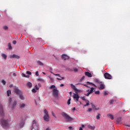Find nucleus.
<instances>
[{"label": "nucleus", "mask_w": 130, "mask_h": 130, "mask_svg": "<svg viewBox=\"0 0 130 130\" xmlns=\"http://www.w3.org/2000/svg\"><path fill=\"white\" fill-rule=\"evenodd\" d=\"M87 84H89V85H91L92 86H93L95 88H97V85H96L95 84H94V83H93L92 82H90L89 81H87Z\"/></svg>", "instance_id": "a211bd4d"}, {"label": "nucleus", "mask_w": 130, "mask_h": 130, "mask_svg": "<svg viewBox=\"0 0 130 130\" xmlns=\"http://www.w3.org/2000/svg\"><path fill=\"white\" fill-rule=\"evenodd\" d=\"M51 74H53L54 75V76H57L58 77H59L60 78V75L59 74H55L54 73H53L52 72H51Z\"/></svg>", "instance_id": "ea45409f"}, {"label": "nucleus", "mask_w": 130, "mask_h": 130, "mask_svg": "<svg viewBox=\"0 0 130 130\" xmlns=\"http://www.w3.org/2000/svg\"><path fill=\"white\" fill-rule=\"evenodd\" d=\"M37 63H39V64H40V66H43V63H42L40 61H37Z\"/></svg>", "instance_id": "f704fd0d"}, {"label": "nucleus", "mask_w": 130, "mask_h": 130, "mask_svg": "<svg viewBox=\"0 0 130 130\" xmlns=\"http://www.w3.org/2000/svg\"><path fill=\"white\" fill-rule=\"evenodd\" d=\"M51 114L52 115V116H53L54 117H55V118H56V116H55V115H54V113L53 112H51Z\"/></svg>", "instance_id": "37998d69"}, {"label": "nucleus", "mask_w": 130, "mask_h": 130, "mask_svg": "<svg viewBox=\"0 0 130 130\" xmlns=\"http://www.w3.org/2000/svg\"><path fill=\"white\" fill-rule=\"evenodd\" d=\"M40 101V97L38 98V102L36 100H35L36 105H37V104H38V103Z\"/></svg>", "instance_id": "cd10ccee"}, {"label": "nucleus", "mask_w": 130, "mask_h": 130, "mask_svg": "<svg viewBox=\"0 0 130 130\" xmlns=\"http://www.w3.org/2000/svg\"><path fill=\"white\" fill-rule=\"evenodd\" d=\"M12 102V98L9 99V103H11Z\"/></svg>", "instance_id": "bf43d9fd"}, {"label": "nucleus", "mask_w": 130, "mask_h": 130, "mask_svg": "<svg viewBox=\"0 0 130 130\" xmlns=\"http://www.w3.org/2000/svg\"><path fill=\"white\" fill-rule=\"evenodd\" d=\"M22 76L23 77H24V78H29V77H30V76L29 75H26V74L23 73L22 74Z\"/></svg>", "instance_id": "473e14b6"}, {"label": "nucleus", "mask_w": 130, "mask_h": 130, "mask_svg": "<svg viewBox=\"0 0 130 130\" xmlns=\"http://www.w3.org/2000/svg\"><path fill=\"white\" fill-rule=\"evenodd\" d=\"M44 113L45 114L44 116V120L45 121H49V115L48 114V111H47L46 109H45L44 110Z\"/></svg>", "instance_id": "423d86ee"}, {"label": "nucleus", "mask_w": 130, "mask_h": 130, "mask_svg": "<svg viewBox=\"0 0 130 130\" xmlns=\"http://www.w3.org/2000/svg\"><path fill=\"white\" fill-rule=\"evenodd\" d=\"M67 104H68V105H70V104H71V98H70L68 100L67 102Z\"/></svg>", "instance_id": "4c0bfd02"}, {"label": "nucleus", "mask_w": 130, "mask_h": 130, "mask_svg": "<svg viewBox=\"0 0 130 130\" xmlns=\"http://www.w3.org/2000/svg\"><path fill=\"white\" fill-rule=\"evenodd\" d=\"M73 71L74 72H75L76 73H77V72H78V69L77 68H73Z\"/></svg>", "instance_id": "c03bdc74"}, {"label": "nucleus", "mask_w": 130, "mask_h": 130, "mask_svg": "<svg viewBox=\"0 0 130 130\" xmlns=\"http://www.w3.org/2000/svg\"><path fill=\"white\" fill-rule=\"evenodd\" d=\"M100 115H101L100 114V113H98V115H97L96 116V119H98V120L100 119Z\"/></svg>", "instance_id": "2f4dec72"}, {"label": "nucleus", "mask_w": 130, "mask_h": 130, "mask_svg": "<svg viewBox=\"0 0 130 130\" xmlns=\"http://www.w3.org/2000/svg\"><path fill=\"white\" fill-rule=\"evenodd\" d=\"M50 89H52V94L54 98H58V90L55 87V85H52L50 87Z\"/></svg>", "instance_id": "f257e3e1"}, {"label": "nucleus", "mask_w": 130, "mask_h": 130, "mask_svg": "<svg viewBox=\"0 0 130 130\" xmlns=\"http://www.w3.org/2000/svg\"><path fill=\"white\" fill-rule=\"evenodd\" d=\"M32 93H36V90H35V89H32Z\"/></svg>", "instance_id": "864d4df0"}, {"label": "nucleus", "mask_w": 130, "mask_h": 130, "mask_svg": "<svg viewBox=\"0 0 130 130\" xmlns=\"http://www.w3.org/2000/svg\"><path fill=\"white\" fill-rule=\"evenodd\" d=\"M79 130H83V128H82V127H80L79 128Z\"/></svg>", "instance_id": "69168bd1"}, {"label": "nucleus", "mask_w": 130, "mask_h": 130, "mask_svg": "<svg viewBox=\"0 0 130 130\" xmlns=\"http://www.w3.org/2000/svg\"><path fill=\"white\" fill-rule=\"evenodd\" d=\"M38 80L39 81V82H41L42 83H44V80L42 78H39Z\"/></svg>", "instance_id": "a878e982"}, {"label": "nucleus", "mask_w": 130, "mask_h": 130, "mask_svg": "<svg viewBox=\"0 0 130 130\" xmlns=\"http://www.w3.org/2000/svg\"><path fill=\"white\" fill-rule=\"evenodd\" d=\"M121 121V117H119V118H117V122H118V123H119V122H120Z\"/></svg>", "instance_id": "c756f323"}, {"label": "nucleus", "mask_w": 130, "mask_h": 130, "mask_svg": "<svg viewBox=\"0 0 130 130\" xmlns=\"http://www.w3.org/2000/svg\"><path fill=\"white\" fill-rule=\"evenodd\" d=\"M73 98L74 99H76V102H79V99H80V96L77 94H75L74 95H73Z\"/></svg>", "instance_id": "9d476101"}, {"label": "nucleus", "mask_w": 130, "mask_h": 130, "mask_svg": "<svg viewBox=\"0 0 130 130\" xmlns=\"http://www.w3.org/2000/svg\"><path fill=\"white\" fill-rule=\"evenodd\" d=\"M84 86H85V87H87V88H90V87H89L87 84H84Z\"/></svg>", "instance_id": "13d9d810"}, {"label": "nucleus", "mask_w": 130, "mask_h": 130, "mask_svg": "<svg viewBox=\"0 0 130 130\" xmlns=\"http://www.w3.org/2000/svg\"><path fill=\"white\" fill-rule=\"evenodd\" d=\"M104 96H106V95H108V93L106 92V91H104Z\"/></svg>", "instance_id": "79ce46f5"}, {"label": "nucleus", "mask_w": 130, "mask_h": 130, "mask_svg": "<svg viewBox=\"0 0 130 130\" xmlns=\"http://www.w3.org/2000/svg\"><path fill=\"white\" fill-rule=\"evenodd\" d=\"M60 78H57L56 79L58 80V81H61V80H64V77H60Z\"/></svg>", "instance_id": "72a5a7b5"}, {"label": "nucleus", "mask_w": 130, "mask_h": 130, "mask_svg": "<svg viewBox=\"0 0 130 130\" xmlns=\"http://www.w3.org/2000/svg\"><path fill=\"white\" fill-rule=\"evenodd\" d=\"M95 82L96 84H99V85H100L101 84H102V81H100V80H98L97 79H95Z\"/></svg>", "instance_id": "aec40b11"}, {"label": "nucleus", "mask_w": 130, "mask_h": 130, "mask_svg": "<svg viewBox=\"0 0 130 130\" xmlns=\"http://www.w3.org/2000/svg\"><path fill=\"white\" fill-rule=\"evenodd\" d=\"M49 79L51 81H52V82H53V78H51V77H49Z\"/></svg>", "instance_id": "4d7b16f0"}, {"label": "nucleus", "mask_w": 130, "mask_h": 130, "mask_svg": "<svg viewBox=\"0 0 130 130\" xmlns=\"http://www.w3.org/2000/svg\"><path fill=\"white\" fill-rule=\"evenodd\" d=\"M31 130H38L39 128V124L36 120L32 122V125L31 126Z\"/></svg>", "instance_id": "7ed1b4c3"}, {"label": "nucleus", "mask_w": 130, "mask_h": 130, "mask_svg": "<svg viewBox=\"0 0 130 130\" xmlns=\"http://www.w3.org/2000/svg\"><path fill=\"white\" fill-rule=\"evenodd\" d=\"M38 85L40 87H41V84L40 83H38Z\"/></svg>", "instance_id": "680f3d73"}, {"label": "nucleus", "mask_w": 130, "mask_h": 130, "mask_svg": "<svg viewBox=\"0 0 130 130\" xmlns=\"http://www.w3.org/2000/svg\"><path fill=\"white\" fill-rule=\"evenodd\" d=\"M61 115L64 117V118H65L67 121H72L73 120V118L71 117V116L65 112H62L61 113Z\"/></svg>", "instance_id": "20e7f679"}, {"label": "nucleus", "mask_w": 130, "mask_h": 130, "mask_svg": "<svg viewBox=\"0 0 130 130\" xmlns=\"http://www.w3.org/2000/svg\"><path fill=\"white\" fill-rule=\"evenodd\" d=\"M27 86L29 87V88H31L32 87V83L31 82H28L27 84Z\"/></svg>", "instance_id": "c85d7f7f"}, {"label": "nucleus", "mask_w": 130, "mask_h": 130, "mask_svg": "<svg viewBox=\"0 0 130 130\" xmlns=\"http://www.w3.org/2000/svg\"><path fill=\"white\" fill-rule=\"evenodd\" d=\"M91 106L92 108V109H94V110H99V108H96V106L93 104V103H91Z\"/></svg>", "instance_id": "412c9836"}, {"label": "nucleus", "mask_w": 130, "mask_h": 130, "mask_svg": "<svg viewBox=\"0 0 130 130\" xmlns=\"http://www.w3.org/2000/svg\"><path fill=\"white\" fill-rule=\"evenodd\" d=\"M26 74L27 75H31L32 73L30 71H27Z\"/></svg>", "instance_id": "49530a36"}, {"label": "nucleus", "mask_w": 130, "mask_h": 130, "mask_svg": "<svg viewBox=\"0 0 130 130\" xmlns=\"http://www.w3.org/2000/svg\"><path fill=\"white\" fill-rule=\"evenodd\" d=\"M2 83L3 85H6V81H5L4 80H2Z\"/></svg>", "instance_id": "3c124183"}, {"label": "nucleus", "mask_w": 130, "mask_h": 130, "mask_svg": "<svg viewBox=\"0 0 130 130\" xmlns=\"http://www.w3.org/2000/svg\"><path fill=\"white\" fill-rule=\"evenodd\" d=\"M84 79H85V76H83L81 79H80V81H83V80H84Z\"/></svg>", "instance_id": "6e6d98bb"}, {"label": "nucleus", "mask_w": 130, "mask_h": 130, "mask_svg": "<svg viewBox=\"0 0 130 130\" xmlns=\"http://www.w3.org/2000/svg\"><path fill=\"white\" fill-rule=\"evenodd\" d=\"M36 90H39V87H38V85H36L35 86Z\"/></svg>", "instance_id": "603ef678"}, {"label": "nucleus", "mask_w": 130, "mask_h": 130, "mask_svg": "<svg viewBox=\"0 0 130 130\" xmlns=\"http://www.w3.org/2000/svg\"><path fill=\"white\" fill-rule=\"evenodd\" d=\"M113 103H114V100H111L110 101V104L112 105V104H113Z\"/></svg>", "instance_id": "58836bf2"}, {"label": "nucleus", "mask_w": 130, "mask_h": 130, "mask_svg": "<svg viewBox=\"0 0 130 130\" xmlns=\"http://www.w3.org/2000/svg\"><path fill=\"white\" fill-rule=\"evenodd\" d=\"M72 128H73V127H72V126H69V129H72Z\"/></svg>", "instance_id": "052dcab7"}, {"label": "nucleus", "mask_w": 130, "mask_h": 130, "mask_svg": "<svg viewBox=\"0 0 130 130\" xmlns=\"http://www.w3.org/2000/svg\"><path fill=\"white\" fill-rule=\"evenodd\" d=\"M98 89L99 90H103L104 89H105V85H104V84L101 83L100 84V86L98 87Z\"/></svg>", "instance_id": "f8f14e48"}, {"label": "nucleus", "mask_w": 130, "mask_h": 130, "mask_svg": "<svg viewBox=\"0 0 130 130\" xmlns=\"http://www.w3.org/2000/svg\"><path fill=\"white\" fill-rule=\"evenodd\" d=\"M10 58H16L17 59H19V58H20V56L16 54H13L10 56Z\"/></svg>", "instance_id": "ddd939ff"}, {"label": "nucleus", "mask_w": 130, "mask_h": 130, "mask_svg": "<svg viewBox=\"0 0 130 130\" xmlns=\"http://www.w3.org/2000/svg\"><path fill=\"white\" fill-rule=\"evenodd\" d=\"M70 86L72 88V89H73V90L75 91L76 93H74L73 95H79V93H81L82 92V90H79L77 88H76V86L73 84H71Z\"/></svg>", "instance_id": "39448f33"}, {"label": "nucleus", "mask_w": 130, "mask_h": 130, "mask_svg": "<svg viewBox=\"0 0 130 130\" xmlns=\"http://www.w3.org/2000/svg\"><path fill=\"white\" fill-rule=\"evenodd\" d=\"M108 115L109 116V117H110V118L112 119V120L114 119V118L113 117V115H112V114H109Z\"/></svg>", "instance_id": "7c9ffc66"}, {"label": "nucleus", "mask_w": 130, "mask_h": 130, "mask_svg": "<svg viewBox=\"0 0 130 130\" xmlns=\"http://www.w3.org/2000/svg\"><path fill=\"white\" fill-rule=\"evenodd\" d=\"M11 94H12V91H11V90H9L7 91V96H8V97H10V95H11Z\"/></svg>", "instance_id": "bb28decb"}, {"label": "nucleus", "mask_w": 130, "mask_h": 130, "mask_svg": "<svg viewBox=\"0 0 130 130\" xmlns=\"http://www.w3.org/2000/svg\"><path fill=\"white\" fill-rule=\"evenodd\" d=\"M87 111L88 112H91V111H92V108H89Z\"/></svg>", "instance_id": "8fccbe9b"}, {"label": "nucleus", "mask_w": 130, "mask_h": 130, "mask_svg": "<svg viewBox=\"0 0 130 130\" xmlns=\"http://www.w3.org/2000/svg\"><path fill=\"white\" fill-rule=\"evenodd\" d=\"M13 76H14V77H16V76H17V75L16 74V73H13Z\"/></svg>", "instance_id": "0e129e2a"}, {"label": "nucleus", "mask_w": 130, "mask_h": 130, "mask_svg": "<svg viewBox=\"0 0 130 130\" xmlns=\"http://www.w3.org/2000/svg\"><path fill=\"white\" fill-rule=\"evenodd\" d=\"M3 29H4V30H8V27L7 26H4L3 27Z\"/></svg>", "instance_id": "a19ab883"}, {"label": "nucleus", "mask_w": 130, "mask_h": 130, "mask_svg": "<svg viewBox=\"0 0 130 130\" xmlns=\"http://www.w3.org/2000/svg\"><path fill=\"white\" fill-rule=\"evenodd\" d=\"M94 90H95V88L94 87H91L90 90L87 89L86 90L84 95L87 96H89L90 94H92V93L94 92Z\"/></svg>", "instance_id": "0eeeda50"}, {"label": "nucleus", "mask_w": 130, "mask_h": 130, "mask_svg": "<svg viewBox=\"0 0 130 130\" xmlns=\"http://www.w3.org/2000/svg\"><path fill=\"white\" fill-rule=\"evenodd\" d=\"M25 124V122H24V121H22L20 123H19V125L20 126V127H23V126H24V125Z\"/></svg>", "instance_id": "5701e85b"}, {"label": "nucleus", "mask_w": 130, "mask_h": 130, "mask_svg": "<svg viewBox=\"0 0 130 130\" xmlns=\"http://www.w3.org/2000/svg\"><path fill=\"white\" fill-rule=\"evenodd\" d=\"M14 92L17 94V95H19L22 93V91L18 88V87H15L14 88Z\"/></svg>", "instance_id": "1a4fd4ad"}, {"label": "nucleus", "mask_w": 130, "mask_h": 130, "mask_svg": "<svg viewBox=\"0 0 130 130\" xmlns=\"http://www.w3.org/2000/svg\"><path fill=\"white\" fill-rule=\"evenodd\" d=\"M1 56H2V57H3V58L6 60V59H7V55H6L4 53H2L1 54Z\"/></svg>", "instance_id": "4be33fe9"}, {"label": "nucleus", "mask_w": 130, "mask_h": 130, "mask_svg": "<svg viewBox=\"0 0 130 130\" xmlns=\"http://www.w3.org/2000/svg\"><path fill=\"white\" fill-rule=\"evenodd\" d=\"M12 43H13V44H17V41H13V42H12Z\"/></svg>", "instance_id": "5fc2aeb1"}, {"label": "nucleus", "mask_w": 130, "mask_h": 130, "mask_svg": "<svg viewBox=\"0 0 130 130\" xmlns=\"http://www.w3.org/2000/svg\"><path fill=\"white\" fill-rule=\"evenodd\" d=\"M125 125H126V126H128L129 127H130V125L126 124Z\"/></svg>", "instance_id": "338daca9"}, {"label": "nucleus", "mask_w": 130, "mask_h": 130, "mask_svg": "<svg viewBox=\"0 0 130 130\" xmlns=\"http://www.w3.org/2000/svg\"><path fill=\"white\" fill-rule=\"evenodd\" d=\"M61 58H62L63 60H66V59H69V58H70V57L66 54H62L61 55Z\"/></svg>", "instance_id": "9b49d317"}, {"label": "nucleus", "mask_w": 130, "mask_h": 130, "mask_svg": "<svg viewBox=\"0 0 130 130\" xmlns=\"http://www.w3.org/2000/svg\"><path fill=\"white\" fill-rule=\"evenodd\" d=\"M8 47H9V49L11 50L12 49V46L11 45V43H8Z\"/></svg>", "instance_id": "e433bc0d"}, {"label": "nucleus", "mask_w": 130, "mask_h": 130, "mask_svg": "<svg viewBox=\"0 0 130 130\" xmlns=\"http://www.w3.org/2000/svg\"><path fill=\"white\" fill-rule=\"evenodd\" d=\"M16 105H17V102L16 101H15L12 104L13 109H14V108H15V107L16 106Z\"/></svg>", "instance_id": "b1692460"}, {"label": "nucleus", "mask_w": 130, "mask_h": 130, "mask_svg": "<svg viewBox=\"0 0 130 130\" xmlns=\"http://www.w3.org/2000/svg\"><path fill=\"white\" fill-rule=\"evenodd\" d=\"M36 76H37V77H38V76H39V73L38 71H37L36 72Z\"/></svg>", "instance_id": "09e8293b"}, {"label": "nucleus", "mask_w": 130, "mask_h": 130, "mask_svg": "<svg viewBox=\"0 0 130 130\" xmlns=\"http://www.w3.org/2000/svg\"><path fill=\"white\" fill-rule=\"evenodd\" d=\"M26 107V104H20L19 105V108L20 109H23V108H25Z\"/></svg>", "instance_id": "f3484780"}, {"label": "nucleus", "mask_w": 130, "mask_h": 130, "mask_svg": "<svg viewBox=\"0 0 130 130\" xmlns=\"http://www.w3.org/2000/svg\"><path fill=\"white\" fill-rule=\"evenodd\" d=\"M0 114L1 115H4V110H3V106L0 105Z\"/></svg>", "instance_id": "dca6fc26"}, {"label": "nucleus", "mask_w": 130, "mask_h": 130, "mask_svg": "<svg viewBox=\"0 0 130 130\" xmlns=\"http://www.w3.org/2000/svg\"><path fill=\"white\" fill-rule=\"evenodd\" d=\"M94 94H96V95H99L100 94V91L99 90L95 91L94 92Z\"/></svg>", "instance_id": "c9c22d12"}, {"label": "nucleus", "mask_w": 130, "mask_h": 130, "mask_svg": "<svg viewBox=\"0 0 130 130\" xmlns=\"http://www.w3.org/2000/svg\"><path fill=\"white\" fill-rule=\"evenodd\" d=\"M81 99L82 100H83L84 101H86V100H86V99H85V96L81 97Z\"/></svg>", "instance_id": "de8ad7c7"}, {"label": "nucleus", "mask_w": 130, "mask_h": 130, "mask_svg": "<svg viewBox=\"0 0 130 130\" xmlns=\"http://www.w3.org/2000/svg\"><path fill=\"white\" fill-rule=\"evenodd\" d=\"M88 128H90V129H94L95 128L94 126H92L91 125H88Z\"/></svg>", "instance_id": "393cba45"}, {"label": "nucleus", "mask_w": 130, "mask_h": 130, "mask_svg": "<svg viewBox=\"0 0 130 130\" xmlns=\"http://www.w3.org/2000/svg\"><path fill=\"white\" fill-rule=\"evenodd\" d=\"M76 103L78 105H81L82 104V102H80L79 101L77 102H76Z\"/></svg>", "instance_id": "a18cd8bd"}, {"label": "nucleus", "mask_w": 130, "mask_h": 130, "mask_svg": "<svg viewBox=\"0 0 130 130\" xmlns=\"http://www.w3.org/2000/svg\"><path fill=\"white\" fill-rule=\"evenodd\" d=\"M19 95V99L21 100H24L25 99V96H24V95H23V94L20 93Z\"/></svg>", "instance_id": "6ab92c4d"}, {"label": "nucleus", "mask_w": 130, "mask_h": 130, "mask_svg": "<svg viewBox=\"0 0 130 130\" xmlns=\"http://www.w3.org/2000/svg\"><path fill=\"white\" fill-rule=\"evenodd\" d=\"M105 78L107 79V80H111L112 79V76L109 73H106L104 74Z\"/></svg>", "instance_id": "6e6552de"}, {"label": "nucleus", "mask_w": 130, "mask_h": 130, "mask_svg": "<svg viewBox=\"0 0 130 130\" xmlns=\"http://www.w3.org/2000/svg\"><path fill=\"white\" fill-rule=\"evenodd\" d=\"M46 130H51L49 128H47Z\"/></svg>", "instance_id": "774afa93"}, {"label": "nucleus", "mask_w": 130, "mask_h": 130, "mask_svg": "<svg viewBox=\"0 0 130 130\" xmlns=\"http://www.w3.org/2000/svg\"><path fill=\"white\" fill-rule=\"evenodd\" d=\"M85 75L87 76V77H88V78H92V74L89 72H85Z\"/></svg>", "instance_id": "4468645a"}, {"label": "nucleus", "mask_w": 130, "mask_h": 130, "mask_svg": "<svg viewBox=\"0 0 130 130\" xmlns=\"http://www.w3.org/2000/svg\"><path fill=\"white\" fill-rule=\"evenodd\" d=\"M10 88H13V84L9 85Z\"/></svg>", "instance_id": "e2e57ef3"}, {"label": "nucleus", "mask_w": 130, "mask_h": 130, "mask_svg": "<svg viewBox=\"0 0 130 130\" xmlns=\"http://www.w3.org/2000/svg\"><path fill=\"white\" fill-rule=\"evenodd\" d=\"M0 123L4 128H8L10 126L8 120H5L4 118L0 120Z\"/></svg>", "instance_id": "f03ea898"}, {"label": "nucleus", "mask_w": 130, "mask_h": 130, "mask_svg": "<svg viewBox=\"0 0 130 130\" xmlns=\"http://www.w3.org/2000/svg\"><path fill=\"white\" fill-rule=\"evenodd\" d=\"M86 104L85 105H83V106H84V107H86L87 106H89V105H90V102L89 101V100H86L85 101Z\"/></svg>", "instance_id": "2eb2a0df"}]
</instances>
